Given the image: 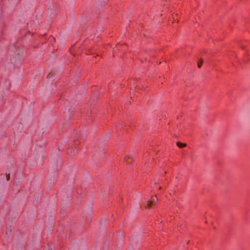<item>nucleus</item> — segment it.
Instances as JSON below:
<instances>
[{"mask_svg": "<svg viewBox=\"0 0 250 250\" xmlns=\"http://www.w3.org/2000/svg\"><path fill=\"white\" fill-rule=\"evenodd\" d=\"M96 6L94 9V14H96L97 15H101L104 14L103 7L104 6V5L99 2V1H96Z\"/></svg>", "mask_w": 250, "mask_h": 250, "instance_id": "f257e3e1", "label": "nucleus"}, {"mask_svg": "<svg viewBox=\"0 0 250 250\" xmlns=\"http://www.w3.org/2000/svg\"><path fill=\"white\" fill-rule=\"evenodd\" d=\"M156 204V201L155 199V197H152L150 200L148 201L146 204V206L151 207L152 206L155 205Z\"/></svg>", "mask_w": 250, "mask_h": 250, "instance_id": "f03ea898", "label": "nucleus"}, {"mask_svg": "<svg viewBox=\"0 0 250 250\" xmlns=\"http://www.w3.org/2000/svg\"><path fill=\"white\" fill-rule=\"evenodd\" d=\"M176 144H177V146L179 148H182L183 147H185V146H187V144H183V143H182L179 142H177Z\"/></svg>", "mask_w": 250, "mask_h": 250, "instance_id": "7ed1b4c3", "label": "nucleus"}, {"mask_svg": "<svg viewBox=\"0 0 250 250\" xmlns=\"http://www.w3.org/2000/svg\"><path fill=\"white\" fill-rule=\"evenodd\" d=\"M53 11V9L52 8H48V13H50L51 15V14H54V15H57L58 14V13H57L56 12V10L55 9L54 11V12H52V11Z\"/></svg>", "mask_w": 250, "mask_h": 250, "instance_id": "20e7f679", "label": "nucleus"}, {"mask_svg": "<svg viewBox=\"0 0 250 250\" xmlns=\"http://www.w3.org/2000/svg\"><path fill=\"white\" fill-rule=\"evenodd\" d=\"M96 1H99V2H100L101 3L105 5V4L107 3L109 0H96Z\"/></svg>", "mask_w": 250, "mask_h": 250, "instance_id": "39448f33", "label": "nucleus"}, {"mask_svg": "<svg viewBox=\"0 0 250 250\" xmlns=\"http://www.w3.org/2000/svg\"><path fill=\"white\" fill-rule=\"evenodd\" d=\"M203 60L202 59H201L198 62V66L199 68H201L202 64L203 63Z\"/></svg>", "mask_w": 250, "mask_h": 250, "instance_id": "423d86ee", "label": "nucleus"}, {"mask_svg": "<svg viewBox=\"0 0 250 250\" xmlns=\"http://www.w3.org/2000/svg\"><path fill=\"white\" fill-rule=\"evenodd\" d=\"M6 176V180H7V181L9 180V179H10V175L9 174H7Z\"/></svg>", "mask_w": 250, "mask_h": 250, "instance_id": "0eeeda50", "label": "nucleus"}, {"mask_svg": "<svg viewBox=\"0 0 250 250\" xmlns=\"http://www.w3.org/2000/svg\"><path fill=\"white\" fill-rule=\"evenodd\" d=\"M55 7H56V8L58 7H59V4H58V3H56V4H55Z\"/></svg>", "mask_w": 250, "mask_h": 250, "instance_id": "6e6552de", "label": "nucleus"}, {"mask_svg": "<svg viewBox=\"0 0 250 250\" xmlns=\"http://www.w3.org/2000/svg\"><path fill=\"white\" fill-rule=\"evenodd\" d=\"M127 157H130V156H127ZM126 159H127V157L126 158H125V160H126Z\"/></svg>", "mask_w": 250, "mask_h": 250, "instance_id": "1a4fd4ad", "label": "nucleus"}, {"mask_svg": "<svg viewBox=\"0 0 250 250\" xmlns=\"http://www.w3.org/2000/svg\"><path fill=\"white\" fill-rule=\"evenodd\" d=\"M115 13H113V12L110 14V15H113V14H114Z\"/></svg>", "mask_w": 250, "mask_h": 250, "instance_id": "9d476101", "label": "nucleus"}, {"mask_svg": "<svg viewBox=\"0 0 250 250\" xmlns=\"http://www.w3.org/2000/svg\"><path fill=\"white\" fill-rule=\"evenodd\" d=\"M160 16H163V14H160Z\"/></svg>", "mask_w": 250, "mask_h": 250, "instance_id": "9b49d317", "label": "nucleus"}, {"mask_svg": "<svg viewBox=\"0 0 250 250\" xmlns=\"http://www.w3.org/2000/svg\"><path fill=\"white\" fill-rule=\"evenodd\" d=\"M178 14H176V16H178Z\"/></svg>", "mask_w": 250, "mask_h": 250, "instance_id": "f8f14e48", "label": "nucleus"}, {"mask_svg": "<svg viewBox=\"0 0 250 250\" xmlns=\"http://www.w3.org/2000/svg\"><path fill=\"white\" fill-rule=\"evenodd\" d=\"M6 234L7 235H9L8 233V232H6Z\"/></svg>", "mask_w": 250, "mask_h": 250, "instance_id": "ddd939ff", "label": "nucleus"}]
</instances>
